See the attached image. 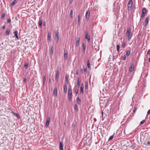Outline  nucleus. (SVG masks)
<instances>
[{
  "instance_id": "nucleus-1",
  "label": "nucleus",
  "mask_w": 150,
  "mask_h": 150,
  "mask_svg": "<svg viewBox=\"0 0 150 150\" xmlns=\"http://www.w3.org/2000/svg\"><path fill=\"white\" fill-rule=\"evenodd\" d=\"M104 95L102 94V96H101L100 98V106H102L103 107L105 106L108 101V99L107 98L104 99L105 98Z\"/></svg>"
},
{
  "instance_id": "nucleus-2",
  "label": "nucleus",
  "mask_w": 150,
  "mask_h": 150,
  "mask_svg": "<svg viewBox=\"0 0 150 150\" xmlns=\"http://www.w3.org/2000/svg\"><path fill=\"white\" fill-rule=\"evenodd\" d=\"M126 35L128 37V41H129L132 36V33L130 28H127Z\"/></svg>"
},
{
  "instance_id": "nucleus-3",
  "label": "nucleus",
  "mask_w": 150,
  "mask_h": 150,
  "mask_svg": "<svg viewBox=\"0 0 150 150\" xmlns=\"http://www.w3.org/2000/svg\"><path fill=\"white\" fill-rule=\"evenodd\" d=\"M85 38L87 40L88 42H90V36L88 35V32L86 31L85 33Z\"/></svg>"
},
{
  "instance_id": "nucleus-4",
  "label": "nucleus",
  "mask_w": 150,
  "mask_h": 150,
  "mask_svg": "<svg viewBox=\"0 0 150 150\" xmlns=\"http://www.w3.org/2000/svg\"><path fill=\"white\" fill-rule=\"evenodd\" d=\"M132 4V0H129L127 5L128 9L129 10L131 9V7Z\"/></svg>"
},
{
  "instance_id": "nucleus-5",
  "label": "nucleus",
  "mask_w": 150,
  "mask_h": 150,
  "mask_svg": "<svg viewBox=\"0 0 150 150\" xmlns=\"http://www.w3.org/2000/svg\"><path fill=\"white\" fill-rule=\"evenodd\" d=\"M59 32L58 31H57L55 32V34L56 36V39H55V41L56 43H57L58 42L59 40Z\"/></svg>"
},
{
  "instance_id": "nucleus-6",
  "label": "nucleus",
  "mask_w": 150,
  "mask_h": 150,
  "mask_svg": "<svg viewBox=\"0 0 150 150\" xmlns=\"http://www.w3.org/2000/svg\"><path fill=\"white\" fill-rule=\"evenodd\" d=\"M149 17L150 16H148L146 17V19L144 21L145 23V26H146L148 24L149 22Z\"/></svg>"
},
{
  "instance_id": "nucleus-7",
  "label": "nucleus",
  "mask_w": 150,
  "mask_h": 150,
  "mask_svg": "<svg viewBox=\"0 0 150 150\" xmlns=\"http://www.w3.org/2000/svg\"><path fill=\"white\" fill-rule=\"evenodd\" d=\"M59 76V71H57L56 73L55 80L56 82H57L58 81Z\"/></svg>"
},
{
  "instance_id": "nucleus-8",
  "label": "nucleus",
  "mask_w": 150,
  "mask_h": 150,
  "mask_svg": "<svg viewBox=\"0 0 150 150\" xmlns=\"http://www.w3.org/2000/svg\"><path fill=\"white\" fill-rule=\"evenodd\" d=\"M64 59L67 60V50L64 49Z\"/></svg>"
},
{
  "instance_id": "nucleus-9",
  "label": "nucleus",
  "mask_w": 150,
  "mask_h": 150,
  "mask_svg": "<svg viewBox=\"0 0 150 150\" xmlns=\"http://www.w3.org/2000/svg\"><path fill=\"white\" fill-rule=\"evenodd\" d=\"M90 12L89 10H88L86 13V18L87 20H88L89 18Z\"/></svg>"
},
{
  "instance_id": "nucleus-10",
  "label": "nucleus",
  "mask_w": 150,
  "mask_h": 150,
  "mask_svg": "<svg viewBox=\"0 0 150 150\" xmlns=\"http://www.w3.org/2000/svg\"><path fill=\"white\" fill-rule=\"evenodd\" d=\"M80 40V38L79 37H77L76 38V44L77 46H78L79 45Z\"/></svg>"
},
{
  "instance_id": "nucleus-11",
  "label": "nucleus",
  "mask_w": 150,
  "mask_h": 150,
  "mask_svg": "<svg viewBox=\"0 0 150 150\" xmlns=\"http://www.w3.org/2000/svg\"><path fill=\"white\" fill-rule=\"evenodd\" d=\"M50 122V118L49 117H48L47 118V120H46L45 126L46 127H47L49 125Z\"/></svg>"
},
{
  "instance_id": "nucleus-12",
  "label": "nucleus",
  "mask_w": 150,
  "mask_h": 150,
  "mask_svg": "<svg viewBox=\"0 0 150 150\" xmlns=\"http://www.w3.org/2000/svg\"><path fill=\"white\" fill-rule=\"evenodd\" d=\"M82 51L84 53L86 50V45L83 43H82Z\"/></svg>"
},
{
  "instance_id": "nucleus-13",
  "label": "nucleus",
  "mask_w": 150,
  "mask_h": 150,
  "mask_svg": "<svg viewBox=\"0 0 150 150\" xmlns=\"http://www.w3.org/2000/svg\"><path fill=\"white\" fill-rule=\"evenodd\" d=\"M50 54L52 56L53 54V47L52 46L50 48Z\"/></svg>"
},
{
  "instance_id": "nucleus-14",
  "label": "nucleus",
  "mask_w": 150,
  "mask_h": 150,
  "mask_svg": "<svg viewBox=\"0 0 150 150\" xmlns=\"http://www.w3.org/2000/svg\"><path fill=\"white\" fill-rule=\"evenodd\" d=\"M78 24L79 25H80V18L79 14L78 16Z\"/></svg>"
},
{
  "instance_id": "nucleus-15",
  "label": "nucleus",
  "mask_w": 150,
  "mask_h": 150,
  "mask_svg": "<svg viewBox=\"0 0 150 150\" xmlns=\"http://www.w3.org/2000/svg\"><path fill=\"white\" fill-rule=\"evenodd\" d=\"M59 149L60 150H63V145L62 142H60L59 143Z\"/></svg>"
},
{
  "instance_id": "nucleus-16",
  "label": "nucleus",
  "mask_w": 150,
  "mask_h": 150,
  "mask_svg": "<svg viewBox=\"0 0 150 150\" xmlns=\"http://www.w3.org/2000/svg\"><path fill=\"white\" fill-rule=\"evenodd\" d=\"M64 93H66L67 91V86L66 85H65L64 86Z\"/></svg>"
},
{
  "instance_id": "nucleus-17",
  "label": "nucleus",
  "mask_w": 150,
  "mask_h": 150,
  "mask_svg": "<svg viewBox=\"0 0 150 150\" xmlns=\"http://www.w3.org/2000/svg\"><path fill=\"white\" fill-rule=\"evenodd\" d=\"M51 33H48V41H50L51 39Z\"/></svg>"
},
{
  "instance_id": "nucleus-18",
  "label": "nucleus",
  "mask_w": 150,
  "mask_h": 150,
  "mask_svg": "<svg viewBox=\"0 0 150 150\" xmlns=\"http://www.w3.org/2000/svg\"><path fill=\"white\" fill-rule=\"evenodd\" d=\"M83 85H81L80 87V93H83Z\"/></svg>"
},
{
  "instance_id": "nucleus-19",
  "label": "nucleus",
  "mask_w": 150,
  "mask_h": 150,
  "mask_svg": "<svg viewBox=\"0 0 150 150\" xmlns=\"http://www.w3.org/2000/svg\"><path fill=\"white\" fill-rule=\"evenodd\" d=\"M78 104H80L81 103V100L79 98V97H77L76 98Z\"/></svg>"
},
{
  "instance_id": "nucleus-20",
  "label": "nucleus",
  "mask_w": 150,
  "mask_h": 150,
  "mask_svg": "<svg viewBox=\"0 0 150 150\" xmlns=\"http://www.w3.org/2000/svg\"><path fill=\"white\" fill-rule=\"evenodd\" d=\"M134 69V65L132 64L130 67L129 69V70L130 71H132Z\"/></svg>"
},
{
  "instance_id": "nucleus-21",
  "label": "nucleus",
  "mask_w": 150,
  "mask_h": 150,
  "mask_svg": "<svg viewBox=\"0 0 150 150\" xmlns=\"http://www.w3.org/2000/svg\"><path fill=\"white\" fill-rule=\"evenodd\" d=\"M16 3V0H14L11 4V6L14 5Z\"/></svg>"
},
{
  "instance_id": "nucleus-22",
  "label": "nucleus",
  "mask_w": 150,
  "mask_h": 150,
  "mask_svg": "<svg viewBox=\"0 0 150 150\" xmlns=\"http://www.w3.org/2000/svg\"><path fill=\"white\" fill-rule=\"evenodd\" d=\"M42 21L41 20H39V23H38V25L39 26L41 27H42Z\"/></svg>"
},
{
  "instance_id": "nucleus-23",
  "label": "nucleus",
  "mask_w": 150,
  "mask_h": 150,
  "mask_svg": "<svg viewBox=\"0 0 150 150\" xmlns=\"http://www.w3.org/2000/svg\"><path fill=\"white\" fill-rule=\"evenodd\" d=\"M68 94H72V90L71 87H69Z\"/></svg>"
},
{
  "instance_id": "nucleus-24",
  "label": "nucleus",
  "mask_w": 150,
  "mask_h": 150,
  "mask_svg": "<svg viewBox=\"0 0 150 150\" xmlns=\"http://www.w3.org/2000/svg\"><path fill=\"white\" fill-rule=\"evenodd\" d=\"M11 112L13 114L15 115L17 117H18V118H19V115L18 113H15L13 111H12Z\"/></svg>"
},
{
  "instance_id": "nucleus-25",
  "label": "nucleus",
  "mask_w": 150,
  "mask_h": 150,
  "mask_svg": "<svg viewBox=\"0 0 150 150\" xmlns=\"http://www.w3.org/2000/svg\"><path fill=\"white\" fill-rule=\"evenodd\" d=\"M65 81L66 84H67L68 83V77L67 75L65 76Z\"/></svg>"
},
{
  "instance_id": "nucleus-26",
  "label": "nucleus",
  "mask_w": 150,
  "mask_h": 150,
  "mask_svg": "<svg viewBox=\"0 0 150 150\" xmlns=\"http://www.w3.org/2000/svg\"><path fill=\"white\" fill-rule=\"evenodd\" d=\"M46 77L45 76H44L43 78V85H44L45 84V83L46 81Z\"/></svg>"
},
{
  "instance_id": "nucleus-27",
  "label": "nucleus",
  "mask_w": 150,
  "mask_h": 150,
  "mask_svg": "<svg viewBox=\"0 0 150 150\" xmlns=\"http://www.w3.org/2000/svg\"><path fill=\"white\" fill-rule=\"evenodd\" d=\"M28 63H25L24 67L26 69H27L28 68Z\"/></svg>"
},
{
  "instance_id": "nucleus-28",
  "label": "nucleus",
  "mask_w": 150,
  "mask_h": 150,
  "mask_svg": "<svg viewBox=\"0 0 150 150\" xmlns=\"http://www.w3.org/2000/svg\"><path fill=\"white\" fill-rule=\"evenodd\" d=\"M73 11L72 10H71L70 14V17L71 18L73 17Z\"/></svg>"
},
{
  "instance_id": "nucleus-29",
  "label": "nucleus",
  "mask_w": 150,
  "mask_h": 150,
  "mask_svg": "<svg viewBox=\"0 0 150 150\" xmlns=\"http://www.w3.org/2000/svg\"><path fill=\"white\" fill-rule=\"evenodd\" d=\"M68 95L69 100V101H70L71 100L72 94H68Z\"/></svg>"
},
{
  "instance_id": "nucleus-30",
  "label": "nucleus",
  "mask_w": 150,
  "mask_h": 150,
  "mask_svg": "<svg viewBox=\"0 0 150 150\" xmlns=\"http://www.w3.org/2000/svg\"><path fill=\"white\" fill-rule=\"evenodd\" d=\"M74 109L76 112H77L78 110L77 105L76 104L74 105Z\"/></svg>"
},
{
  "instance_id": "nucleus-31",
  "label": "nucleus",
  "mask_w": 150,
  "mask_h": 150,
  "mask_svg": "<svg viewBox=\"0 0 150 150\" xmlns=\"http://www.w3.org/2000/svg\"><path fill=\"white\" fill-rule=\"evenodd\" d=\"M77 81V86H78L79 87L80 86V81H79V78H78Z\"/></svg>"
},
{
  "instance_id": "nucleus-32",
  "label": "nucleus",
  "mask_w": 150,
  "mask_h": 150,
  "mask_svg": "<svg viewBox=\"0 0 150 150\" xmlns=\"http://www.w3.org/2000/svg\"><path fill=\"white\" fill-rule=\"evenodd\" d=\"M126 56L125 55H123L121 58L122 60H125L126 59Z\"/></svg>"
},
{
  "instance_id": "nucleus-33",
  "label": "nucleus",
  "mask_w": 150,
  "mask_h": 150,
  "mask_svg": "<svg viewBox=\"0 0 150 150\" xmlns=\"http://www.w3.org/2000/svg\"><path fill=\"white\" fill-rule=\"evenodd\" d=\"M57 90L56 88H55L53 90V94H57Z\"/></svg>"
},
{
  "instance_id": "nucleus-34",
  "label": "nucleus",
  "mask_w": 150,
  "mask_h": 150,
  "mask_svg": "<svg viewBox=\"0 0 150 150\" xmlns=\"http://www.w3.org/2000/svg\"><path fill=\"white\" fill-rule=\"evenodd\" d=\"M145 13H142V15L141 16V18H140V21H141V19L142 18H143L145 16Z\"/></svg>"
},
{
  "instance_id": "nucleus-35",
  "label": "nucleus",
  "mask_w": 150,
  "mask_h": 150,
  "mask_svg": "<svg viewBox=\"0 0 150 150\" xmlns=\"http://www.w3.org/2000/svg\"><path fill=\"white\" fill-rule=\"evenodd\" d=\"M146 8H143V9H142V13H144L145 14V13H146Z\"/></svg>"
},
{
  "instance_id": "nucleus-36",
  "label": "nucleus",
  "mask_w": 150,
  "mask_h": 150,
  "mask_svg": "<svg viewBox=\"0 0 150 150\" xmlns=\"http://www.w3.org/2000/svg\"><path fill=\"white\" fill-rule=\"evenodd\" d=\"M13 33L14 34L15 36H17L18 34V32L17 30L13 32Z\"/></svg>"
},
{
  "instance_id": "nucleus-37",
  "label": "nucleus",
  "mask_w": 150,
  "mask_h": 150,
  "mask_svg": "<svg viewBox=\"0 0 150 150\" xmlns=\"http://www.w3.org/2000/svg\"><path fill=\"white\" fill-rule=\"evenodd\" d=\"M125 42H123L122 44V48H124L125 47Z\"/></svg>"
},
{
  "instance_id": "nucleus-38",
  "label": "nucleus",
  "mask_w": 150,
  "mask_h": 150,
  "mask_svg": "<svg viewBox=\"0 0 150 150\" xmlns=\"http://www.w3.org/2000/svg\"><path fill=\"white\" fill-rule=\"evenodd\" d=\"M87 66H88V68H90V67H91V66H90V63H89V61L88 60V61H87Z\"/></svg>"
},
{
  "instance_id": "nucleus-39",
  "label": "nucleus",
  "mask_w": 150,
  "mask_h": 150,
  "mask_svg": "<svg viewBox=\"0 0 150 150\" xmlns=\"http://www.w3.org/2000/svg\"><path fill=\"white\" fill-rule=\"evenodd\" d=\"M10 30H7L6 32V34L7 35H9L10 34Z\"/></svg>"
},
{
  "instance_id": "nucleus-40",
  "label": "nucleus",
  "mask_w": 150,
  "mask_h": 150,
  "mask_svg": "<svg viewBox=\"0 0 150 150\" xmlns=\"http://www.w3.org/2000/svg\"><path fill=\"white\" fill-rule=\"evenodd\" d=\"M130 54V52L128 50L127 51L126 53V54L127 56H129Z\"/></svg>"
},
{
  "instance_id": "nucleus-41",
  "label": "nucleus",
  "mask_w": 150,
  "mask_h": 150,
  "mask_svg": "<svg viewBox=\"0 0 150 150\" xmlns=\"http://www.w3.org/2000/svg\"><path fill=\"white\" fill-rule=\"evenodd\" d=\"M88 84L87 82L85 83V89L86 90L88 89Z\"/></svg>"
},
{
  "instance_id": "nucleus-42",
  "label": "nucleus",
  "mask_w": 150,
  "mask_h": 150,
  "mask_svg": "<svg viewBox=\"0 0 150 150\" xmlns=\"http://www.w3.org/2000/svg\"><path fill=\"white\" fill-rule=\"evenodd\" d=\"M116 46H117V50L118 52H119L120 48V46L119 45H117Z\"/></svg>"
},
{
  "instance_id": "nucleus-43",
  "label": "nucleus",
  "mask_w": 150,
  "mask_h": 150,
  "mask_svg": "<svg viewBox=\"0 0 150 150\" xmlns=\"http://www.w3.org/2000/svg\"><path fill=\"white\" fill-rule=\"evenodd\" d=\"M113 137H114V134L111 136L110 137V138H109V139H108V141H109V140H111L112 139H113Z\"/></svg>"
},
{
  "instance_id": "nucleus-44",
  "label": "nucleus",
  "mask_w": 150,
  "mask_h": 150,
  "mask_svg": "<svg viewBox=\"0 0 150 150\" xmlns=\"http://www.w3.org/2000/svg\"><path fill=\"white\" fill-rule=\"evenodd\" d=\"M136 146V144L135 143H133L132 146V147L133 149H134Z\"/></svg>"
},
{
  "instance_id": "nucleus-45",
  "label": "nucleus",
  "mask_w": 150,
  "mask_h": 150,
  "mask_svg": "<svg viewBox=\"0 0 150 150\" xmlns=\"http://www.w3.org/2000/svg\"><path fill=\"white\" fill-rule=\"evenodd\" d=\"M145 122V120H143L142 121L140 122V124H141V125L143 124Z\"/></svg>"
},
{
  "instance_id": "nucleus-46",
  "label": "nucleus",
  "mask_w": 150,
  "mask_h": 150,
  "mask_svg": "<svg viewBox=\"0 0 150 150\" xmlns=\"http://www.w3.org/2000/svg\"><path fill=\"white\" fill-rule=\"evenodd\" d=\"M5 16V13H2L1 15V18H4Z\"/></svg>"
},
{
  "instance_id": "nucleus-47",
  "label": "nucleus",
  "mask_w": 150,
  "mask_h": 150,
  "mask_svg": "<svg viewBox=\"0 0 150 150\" xmlns=\"http://www.w3.org/2000/svg\"><path fill=\"white\" fill-rule=\"evenodd\" d=\"M75 91L76 94H77L78 93V91L77 89L75 88Z\"/></svg>"
},
{
  "instance_id": "nucleus-48",
  "label": "nucleus",
  "mask_w": 150,
  "mask_h": 150,
  "mask_svg": "<svg viewBox=\"0 0 150 150\" xmlns=\"http://www.w3.org/2000/svg\"><path fill=\"white\" fill-rule=\"evenodd\" d=\"M137 108L135 107L134 109L133 110V112H134V113L137 110Z\"/></svg>"
},
{
  "instance_id": "nucleus-49",
  "label": "nucleus",
  "mask_w": 150,
  "mask_h": 150,
  "mask_svg": "<svg viewBox=\"0 0 150 150\" xmlns=\"http://www.w3.org/2000/svg\"><path fill=\"white\" fill-rule=\"evenodd\" d=\"M87 68L86 67L83 69V71L84 72H86L87 71Z\"/></svg>"
},
{
  "instance_id": "nucleus-50",
  "label": "nucleus",
  "mask_w": 150,
  "mask_h": 150,
  "mask_svg": "<svg viewBox=\"0 0 150 150\" xmlns=\"http://www.w3.org/2000/svg\"><path fill=\"white\" fill-rule=\"evenodd\" d=\"M150 114V109L148 110L147 112V114L148 115H149Z\"/></svg>"
},
{
  "instance_id": "nucleus-51",
  "label": "nucleus",
  "mask_w": 150,
  "mask_h": 150,
  "mask_svg": "<svg viewBox=\"0 0 150 150\" xmlns=\"http://www.w3.org/2000/svg\"><path fill=\"white\" fill-rule=\"evenodd\" d=\"M11 20L10 19H9L8 20L7 23H10L11 22Z\"/></svg>"
},
{
  "instance_id": "nucleus-52",
  "label": "nucleus",
  "mask_w": 150,
  "mask_h": 150,
  "mask_svg": "<svg viewBox=\"0 0 150 150\" xmlns=\"http://www.w3.org/2000/svg\"><path fill=\"white\" fill-rule=\"evenodd\" d=\"M150 53V50H149L147 52V54H149Z\"/></svg>"
},
{
  "instance_id": "nucleus-53",
  "label": "nucleus",
  "mask_w": 150,
  "mask_h": 150,
  "mask_svg": "<svg viewBox=\"0 0 150 150\" xmlns=\"http://www.w3.org/2000/svg\"><path fill=\"white\" fill-rule=\"evenodd\" d=\"M26 81V79L25 78H24L23 79V83L25 82Z\"/></svg>"
},
{
  "instance_id": "nucleus-54",
  "label": "nucleus",
  "mask_w": 150,
  "mask_h": 150,
  "mask_svg": "<svg viewBox=\"0 0 150 150\" xmlns=\"http://www.w3.org/2000/svg\"><path fill=\"white\" fill-rule=\"evenodd\" d=\"M72 126L73 127H75V125L74 124V123H73L72 125Z\"/></svg>"
},
{
  "instance_id": "nucleus-55",
  "label": "nucleus",
  "mask_w": 150,
  "mask_h": 150,
  "mask_svg": "<svg viewBox=\"0 0 150 150\" xmlns=\"http://www.w3.org/2000/svg\"><path fill=\"white\" fill-rule=\"evenodd\" d=\"M150 144V142H148L147 143V144H148V145H149Z\"/></svg>"
},
{
  "instance_id": "nucleus-56",
  "label": "nucleus",
  "mask_w": 150,
  "mask_h": 150,
  "mask_svg": "<svg viewBox=\"0 0 150 150\" xmlns=\"http://www.w3.org/2000/svg\"><path fill=\"white\" fill-rule=\"evenodd\" d=\"M5 28V25H4L2 27L3 29H4Z\"/></svg>"
},
{
  "instance_id": "nucleus-57",
  "label": "nucleus",
  "mask_w": 150,
  "mask_h": 150,
  "mask_svg": "<svg viewBox=\"0 0 150 150\" xmlns=\"http://www.w3.org/2000/svg\"><path fill=\"white\" fill-rule=\"evenodd\" d=\"M51 79H49V82H51Z\"/></svg>"
},
{
  "instance_id": "nucleus-58",
  "label": "nucleus",
  "mask_w": 150,
  "mask_h": 150,
  "mask_svg": "<svg viewBox=\"0 0 150 150\" xmlns=\"http://www.w3.org/2000/svg\"><path fill=\"white\" fill-rule=\"evenodd\" d=\"M15 37L17 39H18V36L17 35V36H15Z\"/></svg>"
},
{
  "instance_id": "nucleus-59",
  "label": "nucleus",
  "mask_w": 150,
  "mask_h": 150,
  "mask_svg": "<svg viewBox=\"0 0 150 150\" xmlns=\"http://www.w3.org/2000/svg\"><path fill=\"white\" fill-rule=\"evenodd\" d=\"M101 114H102V116H103V112H101Z\"/></svg>"
},
{
  "instance_id": "nucleus-60",
  "label": "nucleus",
  "mask_w": 150,
  "mask_h": 150,
  "mask_svg": "<svg viewBox=\"0 0 150 150\" xmlns=\"http://www.w3.org/2000/svg\"><path fill=\"white\" fill-rule=\"evenodd\" d=\"M43 25L44 26H45V22L43 23Z\"/></svg>"
},
{
  "instance_id": "nucleus-61",
  "label": "nucleus",
  "mask_w": 150,
  "mask_h": 150,
  "mask_svg": "<svg viewBox=\"0 0 150 150\" xmlns=\"http://www.w3.org/2000/svg\"><path fill=\"white\" fill-rule=\"evenodd\" d=\"M149 62H150V58H149Z\"/></svg>"
},
{
  "instance_id": "nucleus-62",
  "label": "nucleus",
  "mask_w": 150,
  "mask_h": 150,
  "mask_svg": "<svg viewBox=\"0 0 150 150\" xmlns=\"http://www.w3.org/2000/svg\"><path fill=\"white\" fill-rule=\"evenodd\" d=\"M57 94H54L55 96H57Z\"/></svg>"
},
{
  "instance_id": "nucleus-63",
  "label": "nucleus",
  "mask_w": 150,
  "mask_h": 150,
  "mask_svg": "<svg viewBox=\"0 0 150 150\" xmlns=\"http://www.w3.org/2000/svg\"><path fill=\"white\" fill-rule=\"evenodd\" d=\"M76 74H78V71H77L76 72Z\"/></svg>"
},
{
  "instance_id": "nucleus-64",
  "label": "nucleus",
  "mask_w": 150,
  "mask_h": 150,
  "mask_svg": "<svg viewBox=\"0 0 150 150\" xmlns=\"http://www.w3.org/2000/svg\"><path fill=\"white\" fill-rule=\"evenodd\" d=\"M81 71H82V72H83V70H82V69H81Z\"/></svg>"
}]
</instances>
